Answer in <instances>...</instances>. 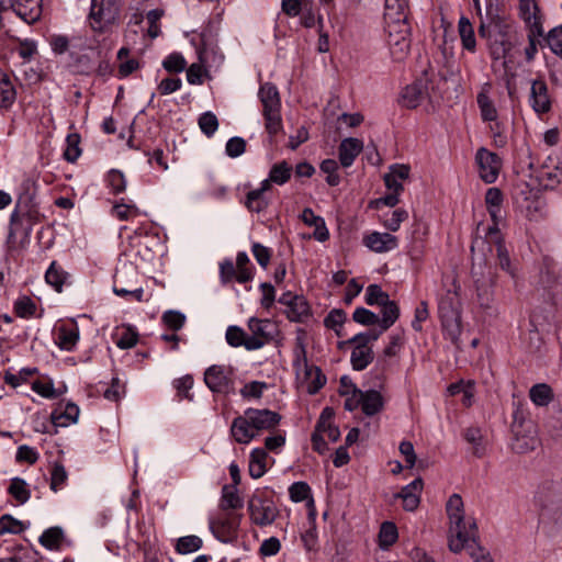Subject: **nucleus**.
I'll return each instance as SVG.
<instances>
[{"instance_id":"dca6fc26","label":"nucleus","mask_w":562,"mask_h":562,"mask_svg":"<svg viewBox=\"0 0 562 562\" xmlns=\"http://www.w3.org/2000/svg\"><path fill=\"white\" fill-rule=\"evenodd\" d=\"M561 494V482L553 479H546L537 485L533 493V501L541 508H549L560 498Z\"/></svg>"},{"instance_id":"412c9836","label":"nucleus","mask_w":562,"mask_h":562,"mask_svg":"<svg viewBox=\"0 0 562 562\" xmlns=\"http://www.w3.org/2000/svg\"><path fill=\"white\" fill-rule=\"evenodd\" d=\"M529 103L537 114L550 111L551 101L548 94V87L542 80H535L531 85Z\"/></svg>"},{"instance_id":"c9c22d12","label":"nucleus","mask_w":562,"mask_h":562,"mask_svg":"<svg viewBox=\"0 0 562 562\" xmlns=\"http://www.w3.org/2000/svg\"><path fill=\"white\" fill-rule=\"evenodd\" d=\"M292 175V167L286 161L274 164L269 172V176L263 181L268 182V189H271V183L283 186L286 183Z\"/></svg>"},{"instance_id":"aec40b11","label":"nucleus","mask_w":562,"mask_h":562,"mask_svg":"<svg viewBox=\"0 0 562 562\" xmlns=\"http://www.w3.org/2000/svg\"><path fill=\"white\" fill-rule=\"evenodd\" d=\"M80 338V330L76 323L59 325L55 330V344L64 351H72Z\"/></svg>"},{"instance_id":"423d86ee","label":"nucleus","mask_w":562,"mask_h":562,"mask_svg":"<svg viewBox=\"0 0 562 562\" xmlns=\"http://www.w3.org/2000/svg\"><path fill=\"white\" fill-rule=\"evenodd\" d=\"M121 0H91L90 26L95 32H104L120 18Z\"/></svg>"},{"instance_id":"09e8293b","label":"nucleus","mask_w":562,"mask_h":562,"mask_svg":"<svg viewBox=\"0 0 562 562\" xmlns=\"http://www.w3.org/2000/svg\"><path fill=\"white\" fill-rule=\"evenodd\" d=\"M80 144V135L78 133H71L66 138V149L64 151V157L69 162H75L79 156L81 155V149L79 147Z\"/></svg>"},{"instance_id":"f8f14e48","label":"nucleus","mask_w":562,"mask_h":562,"mask_svg":"<svg viewBox=\"0 0 562 562\" xmlns=\"http://www.w3.org/2000/svg\"><path fill=\"white\" fill-rule=\"evenodd\" d=\"M8 10H12L27 24H32L42 14L41 0H0V11Z\"/></svg>"},{"instance_id":"72a5a7b5","label":"nucleus","mask_w":562,"mask_h":562,"mask_svg":"<svg viewBox=\"0 0 562 562\" xmlns=\"http://www.w3.org/2000/svg\"><path fill=\"white\" fill-rule=\"evenodd\" d=\"M530 401L539 407L548 406L554 398L552 387L547 383H538L529 390Z\"/></svg>"},{"instance_id":"2f4dec72","label":"nucleus","mask_w":562,"mask_h":562,"mask_svg":"<svg viewBox=\"0 0 562 562\" xmlns=\"http://www.w3.org/2000/svg\"><path fill=\"white\" fill-rule=\"evenodd\" d=\"M334 411L329 407H325L321 413L317 422V428L324 434L325 439L329 442H336L340 437L338 427L334 425Z\"/></svg>"},{"instance_id":"774afa93","label":"nucleus","mask_w":562,"mask_h":562,"mask_svg":"<svg viewBox=\"0 0 562 562\" xmlns=\"http://www.w3.org/2000/svg\"><path fill=\"white\" fill-rule=\"evenodd\" d=\"M106 182L112 189L113 193H121L126 188V180L124 175L119 170H111L108 173Z\"/></svg>"},{"instance_id":"7ed1b4c3","label":"nucleus","mask_w":562,"mask_h":562,"mask_svg":"<svg viewBox=\"0 0 562 562\" xmlns=\"http://www.w3.org/2000/svg\"><path fill=\"white\" fill-rule=\"evenodd\" d=\"M395 4L389 3V9H395V15L392 22V30H389V41L391 55L397 61L403 60L409 52V25L407 24L408 2L407 0H394ZM391 25L389 24V29Z\"/></svg>"},{"instance_id":"c756f323","label":"nucleus","mask_w":562,"mask_h":562,"mask_svg":"<svg viewBox=\"0 0 562 562\" xmlns=\"http://www.w3.org/2000/svg\"><path fill=\"white\" fill-rule=\"evenodd\" d=\"M268 470V453L262 448H255L249 454L248 471L252 479H260Z\"/></svg>"},{"instance_id":"864d4df0","label":"nucleus","mask_w":562,"mask_h":562,"mask_svg":"<svg viewBox=\"0 0 562 562\" xmlns=\"http://www.w3.org/2000/svg\"><path fill=\"white\" fill-rule=\"evenodd\" d=\"M112 214L120 221H128L139 216L140 211L136 205L117 203L112 207Z\"/></svg>"},{"instance_id":"4c0bfd02","label":"nucleus","mask_w":562,"mask_h":562,"mask_svg":"<svg viewBox=\"0 0 562 562\" xmlns=\"http://www.w3.org/2000/svg\"><path fill=\"white\" fill-rule=\"evenodd\" d=\"M503 202V195L499 189L490 188L485 194V203L490 215L492 216L495 224L501 218V205Z\"/></svg>"},{"instance_id":"e433bc0d","label":"nucleus","mask_w":562,"mask_h":562,"mask_svg":"<svg viewBox=\"0 0 562 562\" xmlns=\"http://www.w3.org/2000/svg\"><path fill=\"white\" fill-rule=\"evenodd\" d=\"M458 31L462 42V46L469 52H475L476 42L473 26L470 20L465 16H461L458 23Z\"/></svg>"},{"instance_id":"1a4fd4ad","label":"nucleus","mask_w":562,"mask_h":562,"mask_svg":"<svg viewBox=\"0 0 562 562\" xmlns=\"http://www.w3.org/2000/svg\"><path fill=\"white\" fill-rule=\"evenodd\" d=\"M136 276L135 268L131 266L119 269L114 277L113 292L119 296H131L135 301L142 302L144 290L142 286H135Z\"/></svg>"},{"instance_id":"f03ea898","label":"nucleus","mask_w":562,"mask_h":562,"mask_svg":"<svg viewBox=\"0 0 562 562\" xmlns=\"http://www.w3.org/2000/svg\"><path fill=\"white\" fill-rule=\"evenodd\" d=\"M281 420L280 414L267 408H247L232 422L229 434L240 445H248L265 431L274 429Z\"/></svg>"},{"instance_id":"2eb2a0df","label":"nucleus","mask_w":562,"mask_h":562,"mask_svg":"<svg viewBox=\"0 0 562 562\" xmlns=\"http://www.w3.org/2000/svg\"><path fill=\"white\" fill-rule=\"evenodd\" d=\"M204 382L212 392L229 393L233 390L232 371L223 366H212L204 373Z\"/></svg>"},{"instance_id":"c85d7f7f","label":"nucleus","mask_w":562,"mask_h":562,"mask_svg":"<svg viewBox=\"0 0 562 562\" xmlns=\"http://www.w3.org/2000/svg\"><path fill=\"white\" fill-rule=\"evenodd\" d=\"M491 88V83H484L476 98L481 117L483 121H495L497 119V110L490 98Z\"/></svg>"},{"instance_id":"e2e57ef3","label":"nucleus","mask_w":562,"mask_h":562,"mask_svg":"<svg viewBox=\"0 0 562 562\" xmlns=\"http://www.w3.org/2000/svg\"><path fill=\"white\" fill-rule=\"evenodd\" d=\"M125 394V384L115 376L111 381V385L104 391V397L110 401H119Z\"/></svg>"},{"instance_id":"bb28decb","label":"nucleus","mask_w":562,"mask_h":562,"mask_svg":"<svg viewBox=\"0 0 562 562\" xmlns=\"http://www.w3.org/2000/svg\"><path fill=\"white\" fill-rule=\"evenodd\" d=\"M359 397V407L367 416H373L383 408V395L376 390L361 391V396Z\"/></svg>"},{"instance_id":"20e7f679","label":"nucleus","mask_w":562,"mask_h":562,"mask_svg":"<svg viewBox=\"0 0 562 562\" xmlns=\"http://www.w3.org/2000/svg\"><path fill=\"white\" fill-rule=\"evenodd\" d=\"M293 366L296 371V375L302 383L305 384L306 390L310 394H315L325 384V376L322 375L319 368L315 366H308L306 350H305V331L300 329L295 339L294 347V361Z\"/></svg>"},{"instance_id":"0eeeda50","label":"nucleus","mask_w":562,"mask_h":562,"mask_svg":"<svg viewBox=\"0 0 562 562\" xmlns=\"http://www.w3.org/2000/svg\"><path fill=\"white\" fill-rule=\"evenodd\" d=\"M248 510L251 522L259 527L273 524L279 514L276 504L271 499L257 494L249 499Z\"/></svg>"},{"instance_id":"f257e3e1","label":"nucleus","mask_w":562,"mask_h":562,"mask_svg":"<svg viewBox=\"0 0 562 562\" xmlns=\"http://www.w3.org/2000/svg\"><path fill=\"white\" fill-rule=\"evenodd\" d=\"M446 512L449 520L448 547L453 553L471 549L476 541L477 527L471 517H465L464 505L459 494H452L447 504Z\"/></svg>"},{"instance_id":"9b49d317","label":"nucleus","mask_w":562,"mask_h":562,"mask_svg":"<svg viewBox=\"0 0 562 562\" xmlns=\"http://www.w3.org/2000/svg\"><path fill=\"white\" fill-rule=\"evenodd\" d=\"M411 166L407 164H394L389 166V207L400 203V196L404 192L405 183L409 181Z\"/></svg>"},{"instance_id":"a878e982","label":"nucleus","mask_w":562,"mask_h":562,"mask_svg":"<svg viewBox=\"0 0 562 562\" xmlns=\"http://www.w3.org/2000/svg\"><path fill=\"white\" fill-rule=\"evenodd\" d=\"M267 191H269L268 182L261 181L259 188L247 193L245 206L250 212L260 213L265 211L269 205V200L266 196Z\"/></svg>"},{"instance_id":"37998d69","label":"nucleus","mask_w":562,"mask_h":562,"mask_svg":"<svg viewBox=\"0 0 562 562\" xmlns=\"http://www.w3.org/2000/svg\"><path fill=\"white\" fill-rule=\"evenodd\" d=\"M265 128L270 136L277 135L283 128L281 110L262 111Z\"/></svg>"},{"instance_id":"473e14b6","label":"nucleus","mask_w":562,"mask_h":562,"mask_svg":"<svg viewBox=\"0 0 562 562\" xmlns=\"http://www.w3.org/2000/svg\"><path fill=\"white\" fill-rule=\"evenodd\" d=\"M112 337L120 349L133 348L138 341L137 331L131 326L125 325L116 327Z\"/></svg>"},{"instance_id":"4be33fe9","label":"nucleus","mask_w":562,"mask_h":562,"mask_svg":"<svg viewBox=\"0 0 562 562\" xmlns=\"http://www.w3.org/2000/svg\"><path fill=\"white\" fill-rule=\"evenodd\" d=\"M479 35L488 42L491 56L493 59L504 58L507 52L510 48L509 43H507L504 38L497 40L491 29V25L485 24L483 21L479 27Z\"/></svg>"},{"instance_id":"393cba45","label":"nucleus","mask_w":562,"mask_h":562,"mask_svg":"<svg viewBox=\"0 0 562 562\" xmlns=\"http://www.w3.org/2000/svg\"><path fill=\"white\" fill-rule=\"evenodd\" d=\"M339 394L345 397L344 407L347 411L351 412L359 408V396H361V390H359L347 375L340 378Z\"/></svg>"},{"instance_id":"c03bdc74","label":"nucleus","mask_w":562,"mask_h":562,"mask_svg":"<svg viewBox=\"0 0 562 562\" xmlns=\"http://www.w3.org/2000/svg\"><path fill=\"white\" fill-rule=\"evenodd\" d=\"M352 318L356 323L364 326H371L380 323V317L364 307L356 308L352 314ZM381 322H386V312L382 313Z\"/></svg>"},{"instance_id":"6ab92c4d","label":"nucleus","mask_w":562,"mask_h":562,"mask_svg":"<svg viewBox=\"0 0 562 562\" xmlns=\"http://www.w3.org/2000/svg\"><path fill=\"white\" fill-rule=\"evenodd\" d=\"M518 14L533 34L541 35L542 23L537 0H519Z\"/></svg>"},{"instance_id":"39448f33","label":"nucleus","mask_w":562,"mask_h":562,"mask_svg":"<svg viewBox=\"0 0 562 562\" xmlns=\"http://www.w3.org/2000/svg\"><path fill=\"white\" fill-rule=\"evenodd\" d=\"M437 100L438 93L434 80L427 72H424L402 90L398 102L407 109H416L426 101L432 104Z\"/></svg>"},{"instance_id":"5701e85b","label":"nucleus","mask_w":562,"mask_h":562,"mask_svg":"<svg viewBox=\"0 0 562 562\" xmlns=\"http://www.w3.org/2000/svg\"><path fill=\"white\" fill-rule=\"evenodd\" d=\"M422 490L423 481L419 477L415 479L402 488L401 493L397 494L396 497L402 498L404 509L412 512L418 507Z\"/></svg>"},{"instance_id":"338daca9","label":"nucleus","mask_w":562,"mask_h":562,"mask_svg":"<svg viewBox=\"0 0 562 562\" xmlns=\"http://www.w3.org/2000/svg\"><path fill=\"white\" fill-rule=\"evenodd\" d=\"M364 245L376 252H382L386 249V240L384 236L378 232H373L363 238Z\"/></svg>"},{"instance_id":"13d9d810","label":"nucleus","mask_w":562,"mask_h":562,"mask_svg":"<svg viewBox=\"0 0 562 562\" xmlns=\"http://www.w3.org/2000/svg\"><path fill=\"white\" fill-rule=\"evenodd\" d=\"M68 479L65 467L60 463H55L50 472V488L54 492L59 491Z\"/></svg>"},{"instance_id":"de8ad7c7","label":"nucleus","mask_w":562,"mask_h":562,"mask_svg":"<svg viewBox=\"0 0 562 562\" xmlns=\"http://www.w3.org/2000/svg\"><path fill=\"white\" fill-rule=\"evenodd\" d=\"M198 124L202 133L207 137L213 136L218 130L217 116L211 111L202 113Z\"/></svg>"},{"instance_id":"4468645a","label":"nucleus","mask_w":562,"mask_h":562,"mask_svg":"<svg viewBox=\"0 0 562 562\" xmlns=\"http://www.w3.org/2000/svg\"><path fill=\"white\" fill-rule=\"evenodd\" d=\"M239 521L240 519L237 515L224 512L210 520V528L218 540L228 542L236 538Z\"/></svg>"},{"instance_id":"ea45409f","label":"nucleus","mask_w":562,"mask_h":562,"mask_svg":"<svg viewBox=\"0 0 562 562\" xmlns=\"http://www.w3.org/2000/svg\"><path fill=\"white\" fill-rule=\"evenodd\" d=\"M15 90L9 77L0 72V108H9L15 100Z\"/></svg>"},{"instance_id":"9d476101","label":"nucleus","mask_w":562,"mask_h":562,"mask_svg":"<svg viewBox=\"0 0 562 562\" xmlns=\"http://www.w3.org/2000/svg\"><path fill=\"white\" fill-rule=\"evenodd\" d=\"M514 439L512 448L517 453H528L537 449L539 438L536 427L531 423L525 424L522 420L515 422L513 425Z\"/></svg>"},{"instance_id":"79ce46f5","label":"nucleus","mask_w":562,"mask_h":562,"mask_svg":"<svg viewBox=\"0 0 562 562\" xmlns=\"http://www.w3.org/2000/svg\"><path fill=\"white\" fill-rule=\"evenodd\" d=\"M66 279L67 273L63 270V268L59 267L55 261L52 262L45 273L46 282L57 292H60Z\"/></svg>"},{"instance_id":"58836bf2","label":"nucleus","mask_w":562,"mask_h":562,"mask_svg":"<svg viewBox=\"0 0 562 562\" xmlns=\"http://www.w3.org/2000/svg\"><path fill=\"white\" fill-rule=\"evenodd\" d=\"M8 493L20 504L26 503L31 497L27 483L21 477H13L11 480Z\"/></svg>"},{"instance_id":"7c9ffc66","label":"nucleus","mask_w":562,"mask_h":562,"mask_svg":"<svg viewBox=\"0 0 562 562\" xmlns=\"http://www.w3.org/2000/svg\"><path fill=\"white\" fill-rule=\"evenodd\" d=\"M80 409L74 403H67L63 408L55 409L52 414L54 425L58 427H67L77 423Z\"/></svg>"},{"instance_id":"4d7b16f0","label":"nucleus","mask_w":562,"mask_h":562,"mask_svg":"<svg viewBox=\"0 0 562 562\" xmlns=\"http://www.w3.org/2000/svg\"><path fill=\"white\" fill-rule=\"evenodd\" d=\"M24 530L23 522L15 519L11 515H3L0 518V535L13 533L18 535Z\"/></svg>"},{"instance_id":"052dcab7","label":"nucleus","mask_w":562,"mask_h":562,"mask_svg":"<svg viewBox=\"0 0 562 562\" xmlns=\"http://www.w3.org/2000/svg\"><path fill=\"white\" fill-rule=\"evenodd\" d=\"M550 49L562 58V25L553 27L547 36Z\"/></svg>"},{"instance_id":"a18cd8bd","label":"nucleus","mask_w":562,"mask_h":562,"mask_svg":"<svg viewBox=\"0 0 562 562\" xmlns=\"http://www.w3.org/2000/svg\"><path fill=\"white\" fill-rule=\"evenodd\" d=\"M267 389H268V385L266 382L251 381L249 383H246L240 389L239 393L244 400L255 401V400H259Z\"/></svg>"},{"instance_id":"3c124183","label":"nucleus","mask_w":562,"mask_h":562,"mask_svg":"<svg viewBox=\"0 0 562 562\" xmlns=\"http://www.w3.org/2000/svg\"><path fill=\"white\" fill-rule=\"evenodd\" d=\"M202 547V540L198 536H186L178 539L176 550L180 554H189Z\"/></svg>"},{"instance_id":"603ef678","label":"nucleus","mask_w":562,"mask_h":562,"mask_svg":"<svg viewBox=\"0 0 562 562\" xmlns=\"http://www.w3.org/2000/svg\"><path fill=\"white\" fill-rule=\"evenodd\" d=\"M63 539V530L58 527H53L43 532L40 537V542L47 549H57Z\"/></svg>"},{"instance_id":"680f3d73","label":"nucleus","mask_w":562,"mask_h":562,"mask_svg":"<svg viewBox=\"0 0 562 562\" xmlns=\"http://www.w3.org/2000/svg\"><path fill=\"white\" fill-rule=\"evenodd\" d=\"M32 390L45 398H55L57 396L54 383L50 380H36L32 383Z\"/></svg>"},{"instance_id":"0e129e2a","label":"nucleus","mask_w":562,"mask_h":562,"mask_svg":"<svg viewBox=\"0 0 562 562\" xmlns=\"http://www.w3.org/2000/svg\"><path fill=\"white\" fill-rule=\"evenodd\" d=\"M366 303L368 305H384L385 294L378 284H370L366 290Z\"/></svg>"},{"instance_id":"bf43d9fd","label":"nucleus","mask_w":562,"mask_h":562,"mask_svg":"<svg viewBox=\"0 0 562 562\" xmlns=\"http://www.w3.org/2000/svg\"><path fill=\"white\" fill-rule=\"evenodd\" d=\"M226 340L227 344L232 347H240L244 346L246 348V342L248 336H246L245 331L238 326H229L226 330Z\"/></svg>"},{"instance_id":"ddd939ff","label":"nucleus","mask_w":562,"mask_h":562,"mask_svg":"<svg viewBox=\"0 0 562 562\" xmlns=\"http://www.w3.org/2000/svg\"><path fill=\"white\" fill-rule=\"evenodd\" d=\"M475 161L479 173L485 183H494L499 175L502 161L499 157L486 148L482 147L476 151Z\"/></svg>"},{"instance_id":"f704fd0d","label":"nucleus","mask_w":562,"mask_h":562,"mask_svg":"<svg viewBox=\"0 0 562 562\" xmlns=\"http://www.w3.org/2000/svg\"><path fill=\"white\" fill-rule=\"evenodd\" d=\"M116 58L119 60L117 77L121 79L128 77L139 68L138 60L130 58V49L125 46L119 49Z\"/></svg>"},{"instance_id":"6e6552de","label":"nucleus","mask_w":562,"mask_h":562,"mask_svg":"<svg viewBox=\"0 0 562 562\" xmlns=\"http://www.w3.org/2000/svg\"><path fill=\"white\" fill-rule=\"evenodd\" d=\"M248 328L251 335L248 336L246 342L247 350H257L262 348L268 341L273 339L278 333L276 323L269 319L250 318Z\"/></svg>"},{"instance_id":"b1692460","label":"nucleus","mask_w":562,"mask_h":562,"mask_svg":"<svg viewBox=\"0 0 562 562\" xmlns=\"http://www.w3.org/2000/svg\"><path fill=\"white\" fill-rule=\"evenodd\" d=\"M362 149V140L353 137L342 139L339 145V161L341 166L345 168L350 167Z\"/></svg>"},{"instance_id":"69168bd1","label":"nucleus","mask_w":562,"mask_h":562,"mask_svg":"<svg viewBox=\"0 0 562 562\" xmlns=\"http://www.w3.org/2000/svg\"><path fill=\"white\" fill-rule=\"evenodd\" d=\"M162 66L167 71L181 72L184 70L187 63L182 55L170 54L164 59Z\"/></svg>"},{"instance_id":"a211bd4d","label":"nucleus","mask_w":562,"mask_h":562,"mask_svg":"<svg viewBox=\"0 0 562 562\" xmlns=\"http://www.w3.org/2000/svg\"><path fill=\"white\" fill-rule=\"evenodd\" d=\"M280 303L286 306L285 314L291 322L301 323L311 315L310 305L303 296H293L290 293L283 294Z\"/></svg>"},{"instance_id":"49530a36","label":"nucleus","mask_w":562,"mask_h":562,"mask_svg":"<svg viewBox=\"0 0 562 562\" xmlns=\"http://www.w3.org/2000/svg\"><path fill=\"white\" fill-rule=\"evenodd\" d=\"M290 497L293 502L308 501V505L313 506L314 501L311 497V487L305 482H295L289 488Z\"/></svg>"},{"instance_id":"6e6d98bb","label":"nucleus","mask_w":562,"mask_h":562,"mask_svg":"<svg viewBox=\"0 0 562 562\" xmlns=\"http://www.w3.org/2000/svg\"><path fill=\"white\" fill-rule=\"evenodd\" d=\"M464 438L472 445L474 454L481 457L484 453L483 436L479 428H468L465 430Z\"/></svg>"},{"instance_id":"a19ab883","label":"nucleus","mask_w":562,"mask_h":562,"mask_svg":"<svg viewBox=\"0 0 562 562\" xmlns=\"http://www.w3.org/2000/svg\"><path fill=\"white\" fill-rule=\"evenodd\" d=\"M243 506V501L237 493L235 485H225L222 490L221 508L236 509Z\"/></svg>"},{"instance_id":"cd10ccee","label":"nucleus","mask_w":562,"mask_h":562,"mask_svg":"<svg viewBox=\"0 0 562 562\" xmlns=\"http://www.w3.org/2000/svg\"><path fill=\"white\" fill-rule=\"evenodd\" d=\"M258 98L262 104V111L281 110V99L278 88L266 82L260 86Z\"/></svg>"},{"instance_id":"f3484780","label":"nucleus","mask_w":562,"mask_h":562,"mask_svg":"<svg viewBox=\"0 0 562 562\" xmlns=\"http://www.w3.org/2000/svg\"><path fill=\"white\" fill-rule=\"evenodd\" d=\"M376 334H359L351 341L356 342V347L351 351V364L355 370H363L372 360V351L367 346L370 339L375 340Z\"/></svg>"},{"instance_id":"5fc2aeb1","label":"nucleus","mask_w":562,"mask_h":562,"mask_svg":"<svg viewBox=\"0 0 562 562\" xmlns=\"http://www.w3.org/2000/svg\"><path fill=\"white\" fill-rule=\"evenodd\" d=\"M36 305L29 296L19 297L14 303V312L21 318H30L35 314Z\"/></svg>"},{"instance_id":"8fccbe9b","label":"nucleus","mask_w":562,"mask_h":562,"mask_svg":"<svg viewBox=\"0 0 562 562\" xmlns=\"http://www.w3.org/2000/svg\"><path fill=\"white\" fill-rule=\"evenodd\" d=\"M476 300L481 308L491 311L494 305V294L491 284H476Z\"/></svg>"}]
</instances>
